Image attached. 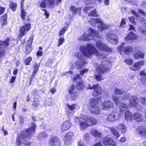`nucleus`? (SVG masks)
Instances as JSON below:
<instances>
[{"mask_svg": "<svg viewBox=\"0 0 146 146\" xmlns=\"http://www.w3.org/2000/svg\"><path fill=\"white\" fill-rule=\"evenodd\" d=\"M35 125L32 123L31 126L29 129L23 131L21 134L18 136L16 145L20 146L21 144H24L27 145H30L31 142L28 141L30 139L31 136L35 132Z\"/></svg>", "mask_w": 146, "mask_h": 146, "instance_id": "nucleus-1", "label": "nucleus"}, {"mask_svg": "<svg viewBox=\"0 0 146 146\" xmlns=\"http://www.w3.org/2000/svg\"><path fill=\"white\" fill-rule=\"evenodd\" d=\"M80 50L81 52L87 57L90 58L93 54L98 56H101L103 58L105 56L99 53L98 50L92 45L88 44L86 45H81L80 47Z\"/></svg>", "mask_w": 146, "mask_h": 146, "instance_id": "nucleus-2", "label": "nucleus"}, {"mask_svg": "<svg viewBox=\"0 0 146 146\" xmlns=\"http://www.w3.org/2000/svg\"><path fill=\"white\" fill-rule=\"evenodd\" d=\"M110 61L103 60L102 61L101 65L97 68V73L95 74V77L97 81H99L104 79L102 74L107 70L108 69V66L110 65Z\"/></svg>", "mask_w": 146, "mask_h": 146, "instance_id": "nucleus-3", "label": "nucleus"}, {"mask_svg": "<svg viewBox=\"0 0 146 146\" xmlns=\"http://www.w3.org/2000/svg\"><path fill=\"white\" fill-rule=\"evenodd\" d=\"M99 37V33L96 31L90 28L86 33L80 36L78 39L79 40H89L95 39V37Z\"/></svg>", "mask_w": 146, "mask_h": 146, "instance_id": "nucleus-4", "label": "nucleus"}, {"mask_svg": "<svg viewBox=\"0 0 146 146\" xmlns=\"http://www.w3.org/2000/svg\"><path fill=\"white\" fill-rule=\"evenodd\" d=\"M90 103L89 109L90 113L94 115L100 114L101 109L97 101L94 99H92L90 100Z\"/></svg>", "mask_w": 146, "mask_h": 146, "instance_id": "nucleus-5", "label": "nucleus"}, {"mask_svg": "<svg viewBox=\"0 0 146 146\" xmlns=\"http://www.w3.org/2000/svg\"><path fill=\"white\" fill-rule=\"evenodd\" d=\"M75 56L78 58L79 60L76 61L75 63V65L77 68L80 69L82 68L84 64L86 63V61L85 60V56L82 55L80 52H76L75 54Z\"/></svg>", "mask_w": 146, "mask_h": 146, "instance_id": "nucleus-6", "label": "nucleus"}, {"mask_svg": "<svg viewBox=\"0 0 146 146\" xmlns=\"http://www.w3.org/2000/svg\"><path fill=\"white\" fill-rule=\"evenodd\" d=\"M62 0H55L58 4ZM55 0H43L40 3L39 6L41 8H46L47 6L52 7L54 3Z\"/></svg>", "mask_w": 146, "mask_h": 146, "instance_id": "nucleus-7", "label": "nucleus"}, {"mask_svg": "<svg viewBox=\"0 0 146 146\" xmlns=\"http://www.w3.org/2000/svg\"><path fill=\"white\" fill-rule=\"evenodd\" d=\"M49 144L51 146H61V141L58 137L53 136L49 139Z\"/></svg>", "mask_w": 146, "mask_h": 146, "instance_id": "nucleus-8", "label": "nucleus"}, {"mask_svg": "<svg viewBox=\"0 0 146 146\" xmlns=\"http://www.w3.org/2000/svg\"><path fill=\"white\" fill-rule=\"evenodd\" d=\"M96 46L99 49L102 50L110 52L112 51V48L108 47L104 44L100 40L96 42Z\"/></svg>", "mask_w": 146, "mask_h": 146, "instance_id": "nucleus-9", "label": "nucleus"}, {"mask_svg": "<svg viewBox=\"0 0 146 146\" xmlns=\"http://www.w3.org/2000/svg\"><path fill=\"white\" fill-rule=\"evenodd\" d=\"M74 80L77 82L76 87L77 89L79 90H82L84 87V83L82 81H80L81 80V78L79 74L75 75L73 78Z\"/></svg>", "mask_w": 146, "mask_h": 146, "instance_id": "nucleus-10", "label": "nucleus"}, {"mask_svg": "<svg viewBox=\"0 0 146 146\" xmlns=\"http://www.w3.org/2000/svg\"><path fill=\"white\" fill-rule=\"evenodd\" d=\"M80 118L82 119H84L87 121L90 125V126L94 125L96 124L98 122L97 120L94 118L88 117L86 115L81 114L80 116Z\"/></svg>", "mask_w": 146, "mask_h": 146, "instance_id": "nucleus-11", "label": "nucleus"}, {"mask_svg": "<svg viewBox=\"0 0 146 146\" xmlns=\"http://www.w3.org/2000/svg\"><path fill=\"white\" fill-rule=\"evenodd\" d=\"M102 141L106 146L110 145L115 146L116 144V142L112 138L107 137H104L102 139Z\"/></svg>", "mask_w": 146, "mask_h": 146, "instance_id": "nucleus-12", "label": "nucleus"}, {"mask_svg": "<svg viewBox=\"0 0 146 146\" xmlns=\"http://www.w3.org/2000/svg\"><path fill=\"white\" fill-rule=\"evenodd\" d=\"M67 108L65 110L66 114L68 117H70L72 116L74 113L73 111L75 109L76 106L75 104H74L70 105L69 104L67 105Z\"/></svg>", "mask_w": 146, "mask_h": 146, "instance_id": "nucleus-13", "label": "nucleus"}, {"mask_svg": "<svg viewBox=\"0 0 146 146\" xmlns=\"http://www.w3.org/2000/svg\"><path fill=\"white\" fill-rule=\"evenodd\" d=\"M119 114L116 112H113L108 114L106 119L109 121L112 122L116 121L119 118Z\"/></svg>", "mask_w": 146, "mask_h": 146, "instance_id": "nucleus-14", "label": "nucleus"}, {"mask_svg": "<svg viewBox=\"0 0 146 146\" xmlns=\"http://www.w3.org/2000/svg\"><path fill=\"white\" fill-rule=\"evenodd\" d=\"M31 27V25L29 24H25L24 26L21 27L20 29V35L22 36L25 35L26 31H28Z\"/></svg>", "mask_w": 146, "mask_h": 146, "instance_id": "nucleus-15", "label": "nucleus"}, {"mask_svg": "<svg viewBox=\"0 0 146 146\" xmlns=\"http://www.w3.org/2000/svg\"><path fill=\"white\" fill-rule=\"evenodd\" d=\"M113 102L110 100L105 101L102 103L101 105L103 110H106L112 108L113 106Z\"/></svg>", "mask_w": 146, "mask_h": 146, "instance_id": "nucleus-16", "label": "nucleus"}, {"mask_svg": "<svg viewBox=\"0 0 146 146\" xmlns=\"http://www.w3.org/2000/svg\"><path fill=\"white\" fill-rule=\"evenodd\" d=\"M74 135L73 132H70L68 133L64 137V141L65 144L68 145L71 143V139Z\"/></svg>", "mask_w": 146, "mask_h": 146, "instance_id": "nucleus-17", "label": "nucleus"}, {"mask_svg": "<svg viewBox=\"0 0 146 146\" xmlns=\"http://www.w3.org/2000/svg\"><path fill=\"white\" fill-rule=\"evenodd\" d=\"M144 64V60L140 61L135 63L134 65L130 67V69L136 71L140 69V67Z\"/></svg>", "mask_w": 146, "mask_h": 146, "instance_id": "nucleus-18", "label": "nucleus"}, {"mask_svg": "<svg viewBox=\"0 0 146 146\" xmlns=\"http://www.w3.org/2000/svg\"><path fill=\"white\" fill-rule=\"evenodd\" d=\"M84 121L81 120H79V121L78 123L79 125L80 126V129L82 131H83L86 129L87 127L90 126L89 123L87 122L86 120L83 119Z\"/></svg>", "mask_w": 146, "mask_h": 146, "instance_id": "nucleus-19", "label": "nucleus"}, {"mask_svg": "<svg viewBox=\"0 0 146 146\" xmlns=\"http://www.w3.org/2000/svg\"><path fill=\"white\" fill-rule=\"evenodd\" d=\"M72 124L70 120L65 121L63 123L62 126V131L64 132L69 129L72 126Z\"/></svg>", "mask_w": 146, "mask_h": 146, "instance_id": "nucleus-20", "label": "nucleus"}, {"mask_svg": "<svg viewBox=\"0 0 146 146\" xmlns=\"http://www.w3.org/2000/svg\"><path fill=\"white\" fill-rule=\"evenodd\" d=\"M89 22L94 27H96L98 24H101L103 22L100 18L92 19Z\"/></svg>", "mask_w": 146, "mask_h": 146, "instance_id": "nucleus-21", "label": "nucleus"}, {"mask_svg": "<svg viewBox=\"0 0 146 146\" xmlns=\"http://www.w3.org/2000/svg\"><path fill=\"white\" fill-rule=\"evenodd\" d=\"M102 89L101 87L98 84L97 85L94 89V90L92 94L94 96H96L100 95L102 93Z\"/></svg>", "mask_w": 146, "mask_h": 146, "instance_id": "nucleus-22", "label": "nucleus"}, {"mask_svg": "<svg viewBox=\"0 0 146 146\" xmlns=\"http://www.w3.org/2000/svg\"><path fill=\"white\" fill-rule=\"evenodd\" d=\"M133 119L135 120L138 122L143 121V116L141 114L138 112H137L133 115Z\"/></svg>", "mask_w": 146, "mask_h": 146, "instance_id": "nucleus-23", "label": "nucleus"}, {"mask_svg": "<svg viewBox=\"0 0 146 146\" xmlns=\"http://www.w3.org/2000/svg\"><path fill=\"white\" fill-rule=\"evenodd\" d=\"M137 131L139 133L140 136L146 137V128L142 127H139Z\"/></svg>", "mask_w": 146, "mask_h": 146, "instance_id": "nucleus-24", "label": "nucleus"}, {"mask_svg": "<svg viewBox=\"0 0 146 146\" xmlns=\"http://www.w3.org/2000/svg\"><path fill=\"white\" fill-rule=\"evenodd\" d=\"M107 38L108 40L111 42L115 41V43H116L118 40L117 36L114 34L109 33L107 36Z\"/></svg>", "mask_w": 146, "mask_h": 146, "instance_id": "nucleus-25", "label": "nucleus"}, {"mask_svg": "<svg viewBox=\"0 0 146 146\" xmlns=\"http://www.w3.org/2000/svg\"><path fill=\"white\" fill-rule=\"evenodd\" d=\"M139 100L136 96H133L130 99V106L131 107H135L136 106Z\"/></svg>", "mask_w": 146, "mask_h": 146, "instance_id": "nucleus-26", "label": "nucleus"}, {"mask_svg": "<svg viewBox=\"0 0 146 146\" xmlns=\"http://www.w3.org/2000/svg\"><path fill=\"white\" fill-rule=\"evenodd\" d=\"M40 65V63H39L35 62L33 66V74L31 77V79L34 78L36 75L37 71L38 69V68Z\"/></svg>", "mask_w": 146, "mask_h": 146, "instance_id": "nucleus-27", "label": "nucleus"}, {"mask_svg": "<svg viewBox=\"0 0 146 146\" xmlns=\"http://www.w3.org/2000/svg\"><path fill=\"white\" fill-rule=\"evenodd\" d=\"M117 128L121 131V132L122 134L123 135L126 133V127L123 124H118L117 125Z\"/></svg>", "mask_w": 146, "mask_h": 146, "instance_id": "nucleus-28", "label": "nucleus"}, {"mask_svg": "<svg viewBox=\"0 0 146 146\" xmlns=\"http://www.w3.org/2000/svg\"><path fill=\"white\" fill-rule=\"evenodd\" d=\"M70 9L72 12L73 14H76L77 13H79L80 15L81 7L76 8L75 6H73L70 7Z\"/></svg>", "mask_w": 146, "mask_h": 146, "instance_id": "nucleus-29", "label": "nucleus"}, {"mask_svg": "<svg viewBox=\"0 0 146 146\" xmlns=\"http://www.w3.org/2000/svg\"><path fill=\"white\" fill-rule=\"evenodd\" d=\"M10 39L7 38L4 41H0V48H4L8 46Z\"/></svg>", "mask_w": 146, "mask_h": 146, "instance_id": "nucleus-30", "label": "nucleus"}, {"mask_svg": "<svg viewBox=\"0 0 146 146\" xmlns=\"http://www.w3.org/2000/svg\"><path fill=\"white\" fill-rule=\"evenodd\" d=\"M91 133L92 135L96 138H99L102 136V133L95 129L91 130Z\"/></svg>", "mask_w": 146, "mask_h": 146, "instance_id": "nucleus-31", "label": "nucleus"}, {"mask_svg": "<svg viewBox=\"0 0 146 146\" xmlns=\"http://www.w3.org/2000/svg\"><path fill=\"white\" fill-rule=\"evenodd\" d=\"M137 36L134 33L131 32L128 34L127 36L125 38L127 40H135L137 38Z\"/></svg>", "mask_w": 146, "mask_h": 146, "instance_id": "nucleus-32", "label": "nucleus"}, {"mask_svg": "<svg viewBox=\"0 0 146 146\" xmlns=\"http://www.w3.org/2000/svg\"><path fill=\"white\" fill-rule=\"evenodd\" d=\"M108 129L111 131L113 134L117 138L119 137L120 135V134L113 127H109Z\"/></svg>", "mask_w": 146, "mask_h": 146, "instance_id": "nucleus-33", "label": "nucleus"}, {"mask_svg": "<svg viewBox=\"0 0 146 146\" xmlns=\"http://www.w3.org/2000/svg\"><path fill=\"white\" fill-rule=\"evenodd\" d=\"M124 116L125 119L127 121H130L133 118L131 113L129 111L125 112Z\"/></svg>", "mask_w": 146, "mask_h": 146, "instance_id": "nucleus-34", "label": "nucleus"}, {"mask_svg": "<svg viewBox=\"0 0 146 146\" xmlns=\"http://www.w3.org/2000/svg\"><path fill=\"white\" fill-rule=\"evenodd\" d=\"M31 42V41H28L26 46V53L27 54H29L32 50Z\"/></svg>", "mask_w": 146, "mask_h": 146, "instance_id": "nucleus-35", "label": "nucleus"}, {"mask_svg": "<svg viewBox=\"0 0 146 146\" xmlns=\"http://www.w3.org/2000/svg\"><path fill=\"white\" fill-rule=\"evenodd\" d=\"M109 27V26L105 24L103 22L101 24H99L98 26V29L99 31H102L108 29Z\"/></svg>", "mask_w": 146, "mask_h": 146, "instance_id": "nucleus-36", "label": "nucleus"}, {"mask_svg": "<svg viewBox=\"0 0 146 146\" xmlns=\"http://www.w3.org/2000/svg\"><path fill=\"white\" fill-rule=\"evenodd\" d=\"M129 106L124 103H122L119 106V110L120 111L123 112L126 111L128 108Z\"/></svg>", "mask_w": 146, "mask_h": 146, "instance_id": "nucleus-37", "label": "nucleus"}, {"mask_svg": "<svg viewBox=\"0 0 146 146\" xmlns=\"http://www.w3.org/2000/svg\"><path fill=\"white\" fill-rule=\"evenodd\" d=\"M123 52L125 54L129 55L132 53L133 50L131 46L126 47L124 48Z\"/></svg>", "mask_w": 146, "mask_h": 146, "instance_id": "nucleus-38", "label": "nucleus"}, {"mask_svg": "<svg viewBox=\"0 0 146 146\" xmlns=\"http://www.w3.org/2000/svg\"><path fill=\"white\" fill-rule=\"evenodd\" d=\"M144 56V54L142 52L140 51H138L134 54V57L137 59L140 58H143Z\"/></svg>", "mask_w": 146, "mask_h": 146, "instance_id": "nucleus-39", "label": "nucleus"}, {"mask_svg": "<svg viewBox=\"0 0 146 146\" xmlns=\"http://www.w3.org/2000/svg\"><path fill=\"white\" fill-rule=\"evenodd\" d=\"M48 137V134L45 132L40 133L38 135V138L40 141L45 139Z\"/></svg>", "mask_w": 146, "mask_h": 146, "instance_id": "nucleus-40", "label": "nucleus"}, {"mask_svg": "<svg viewBox=\"0 0 146 146\" xmlns=\"http://www.w3.org/2000/svg\"><path fill=\"white\" fill-rule=\"evenodd\" d=\"M139 75L143 77L141 80L142 82L145 83L146 82V74L144 70H141L140 72Z\"/></svg>", "mask_w": 146, "mask_h": 146, "instance_id": "nucleus-41", "label": "nucleus"}, {"mask_svg": "<svg viewBox=\"0 0 146 146\" xmlns=\"http://www.w3.org/2000/svg\"><path fill=\"white\" fill-rule=\"evenodd\" d=\"M114 91L115 94L117 95H121L124 92L123 90H121L117 88H115Z\"/></svg>", "mask_w": 146, "mask_h": 146, "instance_id": "nucleus-42", "label": "nucleus"}, {"mask_svg": "<svg viewBox=\"0 0 146 146\" xmlns=\"http://www.w3.org/2000/svg\"><path fill=\"white\" fill-rule=\"evenodd\" d=\"M9 6L10 8L13 11H15V9L17 7V3H15L11 2H10Z\"/></svg>", "mask_w": 146, "mask_h": 146, "instance_id": "nucleus-43", "label": "nucleus"}, {"mask_svg": "<svg viewBox=\"0 0 146 146\" xmlns=\"http://www.w3.org/2000/svg\"><path fill=\"white\" fill-rule=\"evenodd\" d=\"M96 13L97 12L96 10H94L90 12L88 14V15L92 17H98V16L97 14Z\"/></svg>", "mask_w": 146, "mask_h": 146, "instance_id": "nucleus-44", "label": "nucleus"}, {"mask_svg": "<svg viewBox=\"0 0 146 146\" xmlns=\"http://www.w3.org/2000/svg\"><path fill=\"white\" fill-rule=\"evenodd\" d=\"M70 94L71 95V99L72 100H76L78 98V93L77 92H75L72 94Z\"/></svg>", "mask_w": 146, "mask_h": 146, "instance_id": "nucleus-45", "label": "nucleus"}, {"mask_svg": "<svg viewBox=\"0 0 146 146\" xmlns=\"http://www.w3.org/2000/svg\"><path fill=\"white\" fill-rule=\"evenodd\" d=\"M67 28L66 27L63 28L61 30H60L59 33L58 35L59 36H61V35H63L65 32L67 30Z\"/></svg>", "mask_w": 146, "mask_h": 146, "instance_id": "nucleus-46", "label": "nucleus"}, {"mask_svg": "<svg viewBox=\"0 0 146 146\" xmlns=\"http://www.w3.org/2000/svg\"><path fill=\"white\" fill-rule=\"evenodd\" d=\"M7 17L6 15H3L1 18V22L3 25H5L7 22Z\"/></svg>", "mask_w": 146, "mask_h": 146, "instance_id": "nucleus-47", "label": "nucleus"}, {"mask_svg": "<svg viewBox=\"0 0 146 146\" xmlns=\"http://www.w3.org/2000/svg\"><path fill=\"white\" fill-rule=\"evenodd\" d=\"M32 60V58L31 57H28L25 60V63L26 65H29L30 63Z\"/></svg>", "mask_w": 146, "mask_h": 146, "instance_id": "nucleus-48", "label": "nucleus"}, {"mask_svg": "<svg viewBox=\"0 0 146 146\" xmlns=\"http://www.w3.org/2000/svg\"><path fill=\"white\" fill-rule=\"evenodd\" d=\"M113 100L116 105H118L120 102L119 98L115 96H113Z\"/></svg>", "mask_w": 146, "mask_h": 146, "instance_id": "nucleus-49", "label": "nucleus"}, {"mask_svg": "<svg viewBox=\"0 0 146 146\" xmlns=\"http://www.w3.org/2000/svg\"><path fill=\"white\" fill-rule=\"evenodd\" d=\"M40 105L39 102L38 101H33L32 103V105L34 108L38 107Z\"/></svg>", "mask_w": 146, "mask_h": 146, "instance_id": "nucleus-50", "label": "nucleus"}, {"mask_svg": "<svg viewBox=\"0 0 146 146\" xmlns=\"http://www.w3.org/2000/svg\"><path fill=\"white\" fill-rule=\"evenodd\" d=\"M69 93L70 94H72L75 92V88L74 85H72L70 87L69 90Z\"/></svg>", "mask_w": 146, "mask_h": 146, "instance_id": "nucleus-51", "label": "nucleus"}, {"mask_svg": "<svg viewBox=\"0 0 146 146\" xmlns=\"http://www.w3.org/2000/svg\"><path fill=\"white\" fill-rule=\"evenodd\" d=\"M64 41V39L63 37H60L58 40V43L57 44L58 46H60L62 45Z\"/></svg>", "mask_w": 146, "mask_h": 146, "instance_id": "nucleus-52", "label": "nucleus"}, {"mask_svg": "<svg viewBox=\"0 0 146 146\" xmlns=\"http://www.w3.org/2000/svg\"><path fill=\"white\" fill-rule=\"evenodd\" d=\"M21 17L22 19H25V18L26 16V13L24 11L23 9H22L21 11Z\"/></svg>", "mask_w": 146, "mask_h": 146, "instance_id": "nucleus-53", "label": "nucleus"}, {"mask_svg": "<svg viewBox=\"0 0 146 146\" xmlns=\"http://www.w3.org/2000/svg\"><path fill=\"white\" fill-rule=\"evenodd\" d=\"M19 121L20 125H22L24 123V119L23 117L21 116H20L19 117Z\"/></svg>", "mask_w": 146, "mask_h": 146, "instance_id": "nucleus-54", "label": "nucleus"}, {"mask_svg": "<svg viewBox=\"0 0 146 146\" xmlns=\"http://www.w3.org/2000/svg\"><path fill=\"white\" fill-rule=\"evenodd\" d=\"M124 62L126 64L129 65L131 64L133 62V61L132 60L129 59H125L124 60Z\"/></svg>", "mask_w": 146, "mask_h": 146, "instance_id": "nucleus-55", "label": "nucleus"}, {"mask_svg": "<svg viewBox=\"0 0 146 146\" xmlns=\"http://www.w3.org/2000/svg\"><path fill=\"white\" fill-rule=\"evenodd\" d=\"M130 95L129 94L127 93L123 96L121 98L123 100H127L128 99Z\"/></svg>", "mask_w": 146, "mask_h": 146, "instance_id": "nucleus-56", "label": "nucleus"}, {"mask_svg": "<svg viewBox=\"0 0 146 146\" xmlns=\"http://www.w3.org/2000/svg\"><path fill=\"white\" fill-rule=\"evenodd\" d=\"M92 6L85 7L84 9V11L85 13H87V12L92 9Z\"/></svg>", "mask_w": 146, "mask_h": 146, "instance_id": "nucleus-57", "label": "nucleus"}, {"mask_svg": "<svg viewBox=\"0 0 146 146\" xmlns=\"http://www.w3.org/2000/svg\"><path fill=\"white\" fill-rule=\"evenodd\" d=\"M128 19L130 22L134 25L136 24V23L134 19V18L133 17H128Z\"/></svg>", "mask_w": 146, "mask_h": 146, "instance_id": "nucleus-58", "label": "nucleus"}, {"mask_svg": "<svg viewBox=\"0 0 146 146\" xmlns=\"http://www.w3.org/2000/svg\"><path fill=\"white\" fill-rule=\"evenodd\" d=\"M140 21L144 26H146V20L144 19L141 18L140 19Z\"/></svg>", "mask_w": 146, "mask_h": 146, "instance_id": "nucleus-59", "label": "nucleus"}, {"mask_svg": "<svg viewBox=\"0 0 146 146\" xmlns=\"http://www.w3.org/2000/svg\"><path fill=\"white\" fill-rule=\"evenodd\" d=\"M97 84L95 85H93L92 86H91L90 84H88V88L87 89H90V90H91L92 89H94L95 87H96Z\"/></svg>", "mask_w": 146, "mask_h": 146, "instance_id": "nucleus-60", "label": "nucleus"}, {"mask_svg": "<svg viewBox=\"0 0 146 146\" xmlns=\"http://www.w3.org/2000/svg\"><path fill=\"white\" fill-rule=\"evenodd\" d=\"M125 24V19H122L121 22V24L120 25V28L121 27H123V26Z\"/></svg>", "mask_w": 146, "mask_h": 146, "instance_id": "nucleus-61", "label": "nucleus"}, {"mask_svg": "<svg viewBox=\"0 0 146 146\" xmlns=\"http://www.w3.org/2000/svg\"><path fill=\"white\" fill-rule=\"evenodd\" d=\"M5 53V50L4 49H0V58L3 56Z\"/></svg>", "mask_w": 146, "mask_h": 146, "instance_id": "nucleus-62", "label": "nucleus"}, {"mask_svg": "<svg viewBox=\"0 0 146 146\" xmlns=\"http://www.w3.org/2000/svg\"><path fill=\"white\" fill-rule=\"evenodd\" d=\"M88 70V68H85L83 69L82 71H80V74L81 75H83L84 73L87 72Z\"/></svg>", "mask_w": 146, "mask_h": 146, "instance_id": "nucleus-63", "label": "nucleus"}, {"mask_svg": "<svg viewBox=\"0 0 146 146\" xmlns=\"http://www.w3.org/2000/svg\"><path fill=\"white\" fill-rule=\"evenodd\" d=\"M5 10V8L0 5V15L3 14Z\"/></svg>", "mask_w": 146, "mask_h": 146, "instance_id": "nucleus-64", "label": "nucleus"}]
</instances>
